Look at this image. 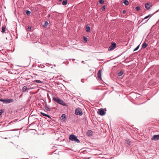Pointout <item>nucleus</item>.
<instances>
[{
	"label": "nucleus",
	"instance_id": "nucleus-8",
	"mask_svg": "<svg viewBox=\"0 0 159 159\" xmlns=\"http://www.w3.org/2000/svg\"><path fill=\"white\" fill-rule=\"evenodd\" d=\"M98 113L100 115L103 116L105 114V112L103 109L101 108L99 110V113Z\"/></svg>",
	"mask_w": 159,
	"mask_h": 159
},
{
	"label": "nucleus",
	"instance_id": "nucleus-38",
	"mask_svg": "<svg viewBox=\"0 0 159 159\" xmlns=\"http://www.w3.org/2000/svg\"><path fill=\"white\" fill-rule=\"evenodd\" d=\"M62 0H59V1L61 2V1Z\"/></svg>",
	"mask_w": 159,
	"mask_h": 159
},
{
	"label": "nucleus",
	"instance_id": "nucleus-22",
	"mask_svg": "<svg viewBox=\"0 0 159 159\" xmlns=\"http://www.w3.org/2000/svg\"><path fill=\"white\" fill-rule=\"evenodd\" d=\"M25 12L27 15H29L31 14V11L27 10L25 11Z\"/></svg>",
	"mask_w": 159,
	"mask_h": 159
},
{
	"label": "nucleus",
	"instance_id": "nucleus-23",
	"mask_svg": "<svg viewBox=\"0 0 159 159\" xmlns=\"http://www.w3.org/2000/svg\"><path fill=\"white\" fill-rule=\"evenodd\" d=\"M34 81L36 83H43V82L42 81H41V80H35Z\"/></svg>",
	"mask_w": 159,
	"mask_h": 159
},
{
	"label": "nucleus",
	"instance_id": "nucleus-3",
	"mask_svg": "<svg viewBox=\"0 0 159 159\" xmlns=\"http://www.w3.org/2000/svg\"><path fill=\"white\" fill-rule=\"evenodd\" d=\"M75 114L76 115L82 116L83 115V112L81 108L79 107L76 108L75 111Z\"/></svg>",
	"mask_w": 159,
	"mask_h": 159
},
{
	"label": "nucleus",
	"instance_id": "nucleus-21",
	"mask_svg": "<svg viewBox=\"0 0 159 159\" xmlns=\"http://www.w3.org/2000/svg\"><path fill=\"white\" fill-rule=\"evenodd\" d=\"M126 143L128 145H130L131 144V142L129 140H126Z\"/></svg>",
	"mask_w": 159,
	"mask_h": 159
},
{
	"label": "nucleus",
	"instance_id": "nucleus-37",
	"mask_svg": "<svg viewBox=\"0 0 159 159\" xmlns=\"http://www.w3.org/2000/svg\"><path fill=\"white\" fill-rule=\"evenodd\" d=\"M117 74H118V76H119V75H120L119 72H118V73H117Z\"/></svg>",
	"mask_w": 159,
	"mask_h": 159
},
{
	"label": "nucleus",
	"instance_id": "nucleus-7",
	"mask_svg": "<svg viewBox=\"0 0 159 159\" xmlns=\"http://www.w3.org/2000/svg\"><path fill=\"white\" fill-rule=\"evenodd\" d=\"M152 140H157L159 139V134L154 135L152 138Z\"/></svg>",
	"mask_w": 159,
	"mask_h": 159
},
{
	"label": "nucleus",
	"instance_id": "nucleus-1",
	"mask_svg": "<svg viewBox=\"0 0 159 159\" xmlns=\"http://www.w3.org/2000/svg\"><path fill=\"white\" fill-rule=\"evenodd\" d=\"M52 98L54 101L64 106H66L67 105L65 103L63 100L60 99L58 97H53Z\"/></svg>",
	"mask_w": 159,
	"mask_h": 159
},
{
	"label": "nucleus",
	"instance_id": "nucleus-35",
	"mask_svg": "<svg viewBox=\"0 0 159 159\" xmlns=\"http://www.w3.org/2000/svg\"><path fill=\"white\" fill-rule=\"evenodd\" d=\"M46 116L48 118H51V117L49 115H47Z\"/></svg>",
	"mask_w": 159,
	"mask_h": 159
},
{
	"label": "nucleus",
	"instance_id": "nucleus-34",
	"mask_svg": "<svg viewBox=\"0 0 159 159\" xmlns=\"http://www.w3.org/2000/svg\"><path fill=\"white\" fill-rule=\"evenodd\" d=\"M126 11L125 10H123L122 12L123 14H125V13Z\"/></svg>",
	"mask_w": 159,
	"mask_h": 159
},
{
	"label": "nucleus",
	"instance_id": "nucleus-13",
	"mask_svg": "<svg viewBox=\"0 0 159 159\" xmlns=\"http://www.w3.org/2000/svg\"><path fill=\"white\" fill-rule=\"evenodd\" d=\"M45 109L47 111H49L50 110V107L48 105H46L45 106Z\"/></svg>",
	"mask_w": 159,
	"mask_h": 159
},
{
	"label": "nucleus",
	"instance_id": "nucleus-10",
	"mask_svg": "<svg viewBox=\"0 0 159 159\" xmlns=\"http://www.w3.org/2000/svg\"><path fill=\"white\" fill-rule=\"evenodd\" d=\"M93 132L92 131L90 130H89L87 132V135L89 136H91L92 135Z\"/></svg>",
	"mask_w": 159,
	"mask_h": 159
},
{
	"label": "nucleus",
	"instance_id": "nucleus-14",
	"mask_svg": "<svg viewBox=\"0 0 159 159\" xmlns=\"http://www.w3.org/2000/svg\"><path fill=\"white\" fill-rule=\"evenodd\" d=\"M29 89H28L27 87L26 86H24L22 88V90L23 92H25L26 91Z\"/></svg>",
	"mask_w": 159,
	"mask_h": 159
},
{
	"label": "nucleus",
	"instance_id": "nucleus-16",
	"mask_svg": "<svg viewBox=\"0 0 159 159\" xmlns=\"http://www.w3.org/2000/svg\"><path fill=\"white\" fill-rule=\"evenodd\" d=\"M67 3V0H63L62 2V4L63 5H66Z\"/></svg>",
	"mask_w": 159,
	"mask_h": 159
},
{
	"label": "nucleus",
	"instance_id": "nucleus-19",
	"mask_svg": "<svg viewBox=\"0 0 159 159\" xmlns=\"http://www.w3.org/2000/svg\"><path fill=\"white\" fill-rule=\"evenodd\" d=\"M123 3H124V4L126 6L128 5L129 3L128 1L126 0H125L124 2H123Z\"/></svg>",
	"mask_w": 159,
	"mask_h": 159
},
{
	"label": "nucleus",
	"instance_id": "nucleus-17",
	"mask_svg": "<svg viewBox=\"0 0 159 159\" xmlns=\"http://www.w3.org/2000/svg\"><path fill=\"white\" fill-rule=\"evenodd\" d=\"M6 27L5 26H3L2 28V33H4L5 31Z\"/></svg>",
	"mask_w": 159,
	"mask_h": 159
},
{
	"label": "nucleus",
	"instance_id": "nucleus-39",
	"mask_svg": "<svg viewBox=\"0 0 159 159\" xmlns=\"http://www.w3.org/2000/svg\"><path fill=\"white\" fill-rule=\"evenodd\" d=\"M25 159V158H22V159Z\"/></svg>",
	"mask_w": 159,
	"mask_h": 159
},
{
	"label": "nucleus",
	"instance_id": "nucleus-24",
	"mask_svg": "<svg viewBox=\"0 0 159 159\" xmlns=\"http://www.w3.org/2000/svg\"><path fill=\"white\" fill-rule=\"evenodd\" d=\"M84 40L85 42H86L88 41V38L84 36Z\"/></svg>",
	"mask_w": 159,
	"mask_h": 159
},
{
	"label": "nucleus",
	"instance_id": "nucleus-18",
	"mask_svg": "<svg viewBox=\"0 0 159 159\" xmlns=\"http://www.w3.org/2000/svg\"><path fill=\"white\" fill-rule=\"evenodd\" d=\"M48 23L47 21H45V23L43 24V27L44 28H46L47 25H48Z\"/></svg>",
	"mask_w": 159,
	"mask_h": 159
},
{
	"label": "nucleus",
	"instance_id": "nucleus-30",
	"mask_svg": "<svg viewBox=\"0 0 159 159\" xmlns=\"http://www.w3.org/2000/svg\"><path fill=\"white\" fill-rule=\"evenodd\" d=\"M139 47V45L134 50V51H135L137 50Z\"/></svg>",
	"mask_w": 159,
	"mask_h": 159
},
{
	"label": "nucleus",
	"instance_id": "nucleus-11",
	"mask_svg": "<svg viewBox=\"0 0 159 159\" xmlns=\"http://www.w3.org/2000/svg\"><path fill=\"white\" fill-rule=\"evenodd\" d=\"M61 120L64 121L66 119V116L65 114H63L61 117Z\"/></svg>",
	"mask_w": 159,
	"mask_h": 159
},
{
	"label": "nucleus",
	"instance_id": "nucleus-28",
	"mask_svg": "<svg viewBox=\"0 0 159 159\" xmlns=\"http://www.w3.org/2000/svg\"><path fill=\"white\" fill-rule=\"evenodd\" d=\"M140 7H136V8H135V9L137 10V11H139L140 10Z\"/></svg>",
	"mask_w": 159,
	"mask_h": 159
},
{
	"label": "nucleus",
	"instance_id": "nucleus-26",
	"mask_svg": "<svg viewBox=\"0 0 159 159\" xmlns=\"http://www.w3.org/2000/svg\"><path fill=\"white\" fill-rule=\"evenodd\" d=\"M106 9V6H104L102 7L101 8V10L102 11H104Z\"/></svg>",
	"mask_w": 159,
	"mask_h": 159
},
{
	"label": "nucleus",
	"instance_id": "nucleus-29",
	"mask_svg": "<svg viewBox=\"0 0 159 159\" xmlns=\"http://www.w3.org/2000/svg\"><path fill=\"white\" fill-rule=\"evenodd\" d=\"M4 111L2 110H0V116L1 115L2 113H3Z\"/></svg>",
	"mask_w": 159,
	"mask_h": 159
},
{
	"label": "nucleus",
	"instance_id": "nucleus-9",
	"mask_svg": "<svg viewBox=\"0 0 159 159\" xmlns=\"http://www.w3.org/2000/svg\"><path fill=\"white\" fill-rule=\"evenodd\" d=\"M7 37H6V39H11V35L10 32H8L7 34Z\"/></svg>",
	"mask_w": 159,
	"mask_h": 159
},
{
	"label": "nucleus",
	"instance_id": "nucleus-27",
	"mask_svg": "<svg viewBox=\"0 0 159 159\" xmlns=\"http://www.w3.org/2000/svg\"><path fill=\"white\" fill-rule=\"evenodd\" d=\"M41 114L42 115H43V116H46L47 115V114H45V113H44L43 112H41Z\"/></svg>",
	"mask_w": 159,
	"mask_h": 159
},
{
	"label": "nucleus",
	"instance_id": "nucleus-6",
	"mask_svg": "<svg viewBox=\"0 0 159 159\" xmlns=\"http://www.w3.org/2000/svg\"><path fill=\"white\" fill-rule=\"evenodd\" d=\"M2 102L5 103H9L13 102L14 100L13 99H4V100H2Z\"/></svg>",
	"mask_w": 159,
	"mask_h": 159
},
{
	"label": "nucleus",
	"instance_id": "nucleus-25",
	"mask_svg": "<svg viewBox=\"0 0 159 159\" xmlns=\"http://www.w3.org/2000/svg\"><path fill=\"white\" fill-rule=\"evenodd\" d=\"M99 3L100 4L104 3V1L103 0H99Z\"/></svg>",
	"mask_w": 159,
	"mask_h": 159
},
{
	"label": "nucleus",
	"instance_id": "nucleus-36",
	"mask_svg": "<svg viewBox=\"0 0 159 159\" xmlns=\"http://www.w3.org/2000/svg\"><path fill=\"white\" fill-rule=\"evenodd\" d=\"M4 99H0V101L2 102V100H4Z\"/></svg>",
	"mask_w": 159,
	"mask_h": 159
},
{
	"label": "nucleus",
	"instance_id": "nucleus-5",
	"mask_svg": "<svg viewBox=\"0 0 159 159\" xmlns=\"http://www.w3.org/2000/svg\"><path fill=\"white\" fill-rule=\"evenodd\" d=\"M102 70H99L97 73V77L99 80H100L102 79Z\"/></svg>",
	"mask_w": 159,
	"mask_h": 159
},
{
	"label": "nucleus",
	"instance_id": "nucleus-31",
	"mask_svg": "<svg viewBox=\"0 0 159 159\" xmlns=\"http://www.w3.org/2000/svg\"><path fill=\"white\" fill-rule=\"evenodd\" d=\"M150 16V15H148V16H146L143 19V20H144L145 19H147Z\"/></svg>",
	"mask_w": 159,
	"mask_h": 159
},
{
	"label": "nucleus",
	"instance_id": "nucleus-12",
	"mask_svg": "<svg viewBox=\"0 0 159 159\" xmlns=\"http://www.w3.org/2000/svg\"><path fill=\"white\" fill-rule=\"evenodd\" d=\"M151 7V6L148 3H146L145 4V7L147 9H149Z\"/></svg>",
	"mask_w": 159,
	"mask_h": 159
},
{
	"label": "nucleus",
	"instance_id": "nucleus-15",
	"mask_svg": "<svg viewBox=\"0 0 159 159\" xmlns=\"http://www.w3.org/2000/svg\"><path fill=\"white\" fill-rule=\"evenodd\" d=\"M85 30L86 31L88 32H89L90 31V27L89 26H86L85 28Z\"/></svg>",
	"mask_w": 159,
	"mask_h": 159
},
{
	"label": "nucleus",
	"instance_id": "nucleus-32",
	"mask_svg": "<svg viewBox=\"0 0 159 159\" xmlns=\"http://www.w3.org/2000/svg\"><path fill=\"white\" fill-rule=\"evenodd\" d=\"M123 71H120V76L122 75L123 74Z\"/></svg>",
	"mask_w": 159,
	"mask_h": 159
},
{
	"label": "nucleus",
	"instance_id": "nucleus-33",
	"mask_svg": "<svg viewBox=\"0 0 159 159\" xmlns=\"http://www.w3.org/2000/svg\"><path fill=\"white\" fill-rule=\"evenodd\" d=\"M31 27L30 26H29L28 27V29L29 30H31Z\"/></svg>",
	"mask_w": 159,
	"mask_h": 159
},
{
	"label": "nucleus",
	"instance_id": "nucleus-4",
	"mask_svg": "<svg viewBox=\"0 0 159 159\" xmlns=\"http://www.w3.org/2000/svg\"><path fill=\"white\" fill-rule=\"evenodd\" d=\"M116 47V43L112 42L111 43V45L108 48V51H112L115 49Z\"/></svg>",
	"mask_w": 159,
	"mask_h": 159
},
{
	"label": "nucleus",
	"instance_id": "nucleus-20",
	"mask_svg": "<svg viewBox=\"0 0 159 159\" xmlns=\"http://www.w3.org/2000/svg\"><path fill=\"white\" fill-rule=\"evenodd\" d=\"M147 46V44L146 43H144L142 46V48H145Z\"/></svg>",
	"mask_w": 159,
	"mask_h": 159
},
{
	"label": "nucleus",
	"instance_id": "nucleus-2",
	"mask_svg": "<svg viewBox=\"0 0 159 159\" xmlns=\"http://www.w3.org/2000/svg\"><path fill=\"white\" fill-rule=\"evenodd\" d=\"M69 139L70 140L76 142L78 143L80 142V141L78 139L77 137L74 134L70 135L69 137Z\"/></svg>",
	"mask_w": 159,
	"mask_h": 159
}]
</instances>
